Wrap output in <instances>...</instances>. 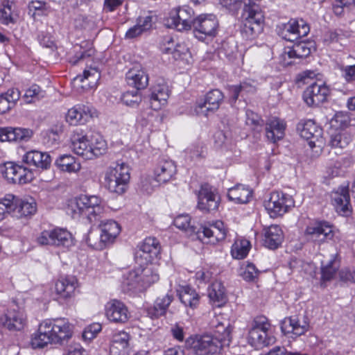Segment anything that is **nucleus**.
Here are the masks:
<instances>
[{
	"label": "nucleus",
	"mask_w": 355,
	"mask_h": 355,
	"mask_svg": "<svg viewBox=\"0 0 355 355\" xmlns=\"http://www.w3.org/2000/svg\"><path fill=\"white\" fill-rule=\"evenodd\" d=\"M73 326L65 318L47 319L42 321L37 332L31 337L33 349L44 348L48 344L63 345L72 336Z\"/></svg>",
	"instance_id": "1"
},
{
	"label": "nucleus",
	"mask_w": 355,
	"mask_h": 355,
	"mask_svg": "<svg viewBox=\"0 0 355 355\" xmlns=\"http://www.w3.org/2000/svg\"><path fill=\"white\" fill-rule=\"evenodd\" d=\"M241 33L246 40H253L261 34L264 26V12L259 4L249 0L245 3Z\"/></svg>",
	"instance_id": "2"
},
{
	"label": "nucleus",
	"mask_w": 355,
	"mask_h": 355,
	"mask_svg": "<svg viewBox=\"0 0 355 355\" xmlns=\"http://www.w3.org/2000/svg\"><path fill=\"white\" fill-rule=\"evenodd\" d=\"M159 279V275L151 266H139L128 272L123 284L128 291L140 293L146 291Z\"/></svg>",
	"instance_id": "3"
},
{
	"label": "nucleus",
	"mask_w": 355,
	"mask_h": 355,
	"mask_svg": "<svg viewBox=\"0 0 355 355\" xmlns=\"http://www.w3.org/2000/svg\"><path fill=\"white\" fill-rule=\"evenodd\" d=\"M36 210L37 205L34 199H20L8 194L0 200V221L7 214H12L16 218H22L33 215Z\"/></svg>",
	"instance_id": "4"
},
{
	"label": "nucleus",
	"mask_w": 355,
	"mask_h": 355,
	"mask_svg": "<svg viewBox=\"0 0 355 355\" xmlns=\"http://www.w3.org/2000/svg\"><path fill=\"white\" fill-rule=\"evenodd\" d=\"M270 327V324L265 316L254 318L248 332V343L256 349H262L273 344L275 338L268 334Z\"/></svg>",
	"instance_id": "5"
},
{
	"label": "nucleus",
	"mask_w": 355,
	"mask_h": 355,
	"mask_svg": "<svg viewBox=\"0 0 355 355\" xmlns=\"http://www.w3.org/2000/svg\"><path fill=\"white\" fill-rule=\"evenodd\" d=\"M98 227L101 231L99 239L98 234L90 232L86 239L88 245L94 249H103L112 243L121 232L120 225L113 220L102 221Z\"/></svg>",
	"instance_id": "6"
},
{
	"label": "nucleus",
	"mask_w": 355,
	"mask_h": 355,
	"mask_svg": "<svg viewBox=\"0 0 355 355\" xmlns=\"http://www.w3.org/2000/svg\"><path fill=\"white\" fill-rule=\"evenodd\" d=\"M130 168L125 163L116 164L110 167L105 177V183L107 189L112 193H123L130 180Z\"/></svg>",
	"instance_id": "7"
},
{
	"label": "nucleus",
	"mask_w": 355,
	"mask_h": 355,
	"mask_svg": "<svg viewBox=\"0 0 355 355\" xmlns=\"http://www.w3.org/2000/svg\"><path fill=\"white\" fill-rule=\"evenodd\" d=\"M186 345L196 355H213L218 353L222 344L211 334L195 335L186 340Z\"/></svg>",
	"instance_id": "8"
},
{
	"label": "nucleus",
	"mask_w": 355,
	"mask_h": 355,
	"mask_svg": "<svg viewBox=\"0 0 355 355\" xmlns=\"http://www.w3.org/2000/svg\"><path fill=\"white\" fill-rule=\"evenodd\" d=\"M37 241L41 245H51L62 249H68L73 245L71 234L66 229L60 227L43 231Z\"/></svg>",
	"instance_id": "9"
},
{
	"label": "nucleus",
	"mask_w": 355,
	"mask_h": 355,
	"mask_svg": "<svg viewBox=\"0 0 355 355\" xmlns=\"http://www.w3.org/2000/svg\"><path fill=\"white\" fill-rule=\"evenodd\" d=\"M295 205L293 197L281 191H273L265 201L264 207L271 218L283 216Z\"/></svg>",
	"instance_id": "10"
},
{
	"label": "nucleus",
	"mask_w": 355,
	"mask_h": 355,
	"mask_svg": "<svg viewBox=\"0 0 355 355\" xmlns=\"http://www.w3.org/2000/svg\"><path fill=\"white\" fill-rule=\"evenodd\" d=\"M75 206L79 214L87 217L90 222L96 220L105 211L102 200L96 196L81 195L76 199Z\"/></svg>",
	"instance_id": "11"
},
{
	"label": "nucleus",
	"mask_w": 355,
	"mask_h": 355,
	"mask_svg": "<svg viewBox=\"0 0 355 355\" xmlns=\"http://www.w3.org/2000/svg\"><path fill=\"white\" fill-rule=\"evenodd\" d=\"M218 26V21L214 15H200L193 21L194 35L198 40L204 42L207 37H216Z\"/></svg>",
	"instance_id": "12"
},
{
	"label": "nucleus",
	"mask_w": 355,
	"mask_h": 355,
	"mask_svg": "<svg viewBox=\"0 0 355 355\" xmlns=\"http://www.w3.org/2000/svg\"><path fill=\"white\" fill-rule=\"evenodd\" d=\"M0 170L3 178L9 183L23 184L32 180L33 172L31 169L12 162L1 165Z\"/></svg>",
	"instance_id": "13"
},
{
	"label": "nucleus",
	"mask_w": 355,
	"mask_h": 355,
	"mask_svg": "<svg viewBox=\"0 0 355 355\" xmlns=\"http://www.w3.org/2000/svg\"><path fill=\"white\" fill-rule=\"evenodd\" d=\"M194 11L189 6L176 8L171 10L168 24L179 31L189 30L193 27Z\"/></svg>",
	"instance_id": "14"
},
{
	"label": "nucleus",
	"mask_w": 355,
	"mask_h": 355,
	"mask_svg": "<svg viewBox=\"0 0 355 355\" xmlns=\"http://www.w3.org/2000/svg\"><path fill=\"white\" fill-rule=\"evenodd\" d=\"M330 94L329 87L324 83H313L303 93V99L309 107H316L325 103Z\"/></svg>",
	"instance_id": "15"
},
{
	"label": "nucleus",
	"mask_w": 355,
	"mask_h": 355,
	"mask_svg": "<svg viewBox=\"0 0 355 355\" xmlns=\"http://www.w3.org/2000/svg\"><path fill=\"white\" fill-rule=\"evenodd\" d=\"M224 100V95L219 89H212L207 93L204 101L199 103L195 107L198 115L208 116L218 110Z\"/></svg>",
	"instance_id": "16"
},
{
	"label": "nucleus",
	"mask_w": 355,
	"mask_h": 355,
	"mask_svg": "<svg viewBox=\"0 0 355 355\" xmlns=\"http://www.w3.org/2000/svg\"><path fill=\"white\" fill-rule=\"evenodd\" d=\"M220 197L212 187L205 184L201 186L198 193V208L202 211L209 212L218 209Z\"/></svg>",
	"instance_id": "17"
},
{
	"label": "nucleus",
	"mask_w": 355,
	"mask_h": 355,
	"mask_svg": "<svg viewBox=\"0 0 355 355\" xmlns=\"http://www.w3.org/2000/svg\"><path fill=\"white\" fill-rule=\"evenodd\" d=\"M309 31V25L302 19H291L286 24H284L281 35L287 41L295 42L306 36Z\"/></svg>",
	"instance_id": "18"
},
{
	"label": "nucleus",
	"mask_w": 355,
	"mask_h": 355,
	"mask_svg": "<svg viewBox=\"0 0 355 355\" xmlns=\"http://www.w3.org/2000/svg\"><path fill=\"white\" fill-rule=\"evenodd\" d=\"M0 324L10 331H20L26 324V315L19 309H8L0 317Z\"/></svg>",
	"instance_id": "19"
},
{
	"label": "nucleus",
	"mask_w": 355,
	"mask_h": 355,
	"mask_svg": "<svg viewBox=\"0 0 355 355\" xmlns=\"http://www.w3.org/2000/svg\"><path fill=\"white\" fill-rule=\"evenodd\" d=\"M305 234L310 239L321 243L334 236L332 227L326 221L311 223L306 228Z\"/></svg>",
	"instance_id": "20"
},
{
	"label": "nucleus",
	"mask_w": 355,
	"mask_h": 355,
	"mask_svg": "<svg viewBox=\"0 0 355 355\" xmlns=\"http://www.w3.org/2000/svg\"><path fill=\"white\" fill-rule=\"evenodd\" d=\"M331 198L333 205L339 214L348 216L352 214V208L348 186L339 187L338 190L332 191Z\"/></svg>",
	"instance_id": "21"
},
{
	"label": "nucleus",
	"mask_w": 355,
	"mask_h": 355,
	"mask_svg": "<svg viewBox=\"0 0 355 355\" xmlns=\"http://www.w3.org/2000/svg\"><path fill=\"white\" fill-rule=\"evenodd\" d=\"M200 239H207V243L215 244L216 243L225 239L226 230L224 223L218 220L209 227L201 226L196 232Z\"/></svg>",
	"instance_id": "22"
},
{
	"label": "nucleus",
	"mask_w": 355,
	"mask_h": 355,
	"mask_svg": "<svg viewBox=\"0 0 355 355\" xmlns=\"http://www.w3.org/2000/svg\"><path fill=\"white\" fill-rule=\"evenodd\" d=\"M70 148L77 155L85 159H92L90 140L81 130H76L71 137Z\"/></svg>",
	"instance_id": "23"
},
{
	"label": "nucleus",
	"mask_w": 355,
	"mask_h": 355,
	"mask_svg": "<svg viewBox=\"0 0 355 355\" xmlns=\"http://www.w3.org/2000/svg\"><path fill=\"white\" fill-rule=\"evenodd\" d=\"M105 314L109 320L120 324L126 322L130 317L126 306L117 300H113L107 303Z\"/></svg>",
	"instance_id": "24"
},
{
	"label": "nucleus",
	"mask_w": 355,
	"mask_h": 355,
	"mask_svg": "<svg viewBox=\"0 0 355 355\" xmlns=\"http://www.w3.org/2000/svg\"><path fill=\"white\" fill-rule=\"evenodd\" d=\"M309 329V323L305 316L286 318L281 322V330L284 334H293L296 336L304 334Z\"/></svg>",
	"instance_id": "25"
},
{
	"label": "nucleus",
	"mask_w": 355,
	"mask_h": 355,
	"mask_svg": "<svg viewBox=\"0 0 355 355\" xmlns=\"http://www.w3.org/2000/svg\"><path fill=\"white\" fill-rule=\"evenodd\" d=\"M311 53V49L304 42L295 43L291 47H286L282 55V62L284 66L291 65L295 59L306 58Z\"/></svg>",
	"instance_id": "26"
},
{
	"label": "nucleus",
	"mask_w": 355,
	"mask_h": 355,
	"mask_svg": "<svg viewBox=\"0 0 355 355\" xmlns=\"http://www.w3.org/2000/svg\"><path fill=\"white\" fill-rule=\"evenodd\" d=\"M210 328L214 331L212 335L223 345H229L232 340V327L227 320L220 321L218 316H214L210 322Z\"/></svg>",
	"instance_id": "27"
},
{
	"label": "nucleus",
	"mask_w": 355,
	"mask_h": 355,
	"mask_svg": "<svg viewBox=\"0 0 355 355\" xmlns=\"http://www.w3.org/2000/svg\"><path fill=\"white\" fill-rule=\"evenodd\" d=\"M300 136L309 141L311 148L315 146V142L322 137V129L313 120L302 121L297 124Z\"/></svg>",
	"instance_id": "28"
},
{
	"label": "nucleus",
	"mask_w": 355,
	"mask_h": 355,
	"mask_svg": "<svg viewBox=\"0 0 355 355\" xmlns=\"http://www.w3.org/2000/svg\"><path fill=\"white\" fill-rule=\"evenodd\" d=\"M22 161L29 166H33L42 170H46L50 168L52 159L48 153L31 150L23 156Z\"/></svg>",
	"instance_id": "29"
},
{
	"label": "nucleus",
	"mask_w": 355,
	"mask_h": 355,
	"mask_svg": "<svg viewBox=\"0 0 355 355\" xmlns=\"http://www.w3.org/2000/svg\"><path fill=\"white\" fill-rule=\"evenodd\" d=\"M176 172V165L173 161L162 159L154 170L155 180L159 183H166L174 177Z\"/></svg>",
	"instance_id": "30"
},
{
	"label": "nucleus",
	"mask_w": 355,
	"mask_h": 355,
	"mask_svg": "<svg viewBox=\"0 0 355 355\" xmlns=\"http://www.w3.org/2000/svg\"><path fill=\"white\" fill-rule=\"evenodd\" d=\"M125 79L128 84L137 90L145 89L148 85V75L141 66H135L126 73Z\"/></svg>",
	"instance_id": "31"
},
{
	"label": "nucleus",
	"mask_w": 355,
	"mask_h": 355,
	"mask_svg": "<svg viewBox=\"0 0 355 355\" xmlns=\"http://www.w3.org/2000/svg\"><path fill=\"white\" fill-rule=\"evenodd\" d=\"M33 134V130L29 128L0 127L1 141H27Z\"/></svg>",
	"instance_id": "32"
},
{
	"label": "nucleus",
	"mask_w": 355,
	"mask_h": 355,
	"mask_svg": "<svg viewBox=\"0 0 355 355\" xmlns=\"http://www.w3.org/2000/svg\"><path fill=\"white\" fill-rule=\"evenodd\" d=\"M94 112L86 105H78L69 110L66 119L73 125L84 124L93 117Z\"/></svg>",
	"instance_id": "33"
},
{
	"label": "nucleus",
	"mask_w": 355,
	"mask_h": 355,
	"mask_svg": "<svg viewBox=\"0 0 355 355\" xmlns=\"http://www.w3.org/2000/svg\"><path fill=\"white\" fill-rule=\"evenodd\" d=\"M78 285L77 279L73 276L62 277L55 283V293L58 297L63 300L71 298L74 295Z\"/></svg>",
	"instance_id": "34"
},
{
	"label": "nucleus",
	"mask_w": 355,
	"mask_h": 355,
	"mask_svg": "<svg viewBox=\"0 0 355 355\" xmlns=\"http://www.w3.org/2000/svg\"><path fill=\"white\" fill-rule=\"evenodd\" d=\"M263 232L264 246L271 250L278 248L284 239L281 227L277 225H272L264 227Z\"/></svg>",
	"instance_id": "35"
},
{
	"label": "nucleus",
	"mask_w": 355,
	"mask_h": 355,
	"mask_svg": "<svg viewBox=\"0 0 355 355\" xmlns=\"http://www.w3.org/2000/svg\"><path fill=\"white\" fill-rule=\"evenodd\" d=\"M286 124L284 121L277 117L269 119L266 123V136L267 139L275 143L284 136Z\"/></svg>",
	"instance_id": "36"
},
{
	"label": "nucleus",
	"mask_w": 355,
	"mask_h": 355,
	"mask_svg": "<svg viewBox=\"0 0 355 355\" xmlns=\"http://www.w3.org/2000/svg\"><path fill=\"white\" fill-rule=\"evenodd\" d=\"M252 197V189L244 184H238L228 189V199L236 204L248 203Z\"/></svg>",
	"instance_id": "37"
},
{
	"label": "nucleus",
	"mask_w": 355,
	"mask_h": 355,
	"mask_svg": "<svg viewBox=\"0 0 355 355\" xmlns=\"http://www.w3.org/2000/svg\"><path fill=\"white\" fill-rule=\"evenodd\" d=\"M129 339V334L123 331L115 333L110 349L112 355H128Z\"/></svg>",
	"instance_id": "38"
},
{
	"label": "nucleus",
	"mask_w": 355,
	"mask_h": 355,
	"mask_svg": "<svg viewBox=\"0 0 355 355\" xmlns=\"http://www.w3.org/2000/svg\"><path fill=\"white\" fill-rule=\"evenodd\" d=\"M168 89L166 85H157L153 87L150 95V107L154 110H160L168 98Z\"/></svg>",
	"instance_id": "39"
},
{
	"label": "nucleus",
	"mask_w": 355,
	"mask_h": 355,
	"mask_svg": "<svg viewBox=\"0 0 355 355\" xmlns=\"http://www.w3.org/2000/svg\"><path fill=\"white\" fill-rule=\"evenodd\" d=\"M208 297L213 306H223L227 301L225 288L220 281H215L208 288Z\"/></svg>",
	"instance_id": "40"
},
{
	"label": "nucleus",
	"mask_w": 355,
	"mask_h": 355,
	"mask_svg": "<svg viewBox=\"0 0 355 355\" xmlns=\"http://www.w3.org/2000/svg\"><path fill=\"white\" fill-rule=\"evenodd\" d=\"M55 165L60 171L67 173H76L81 168L80 163L73 156L68 154L58 157Z\"/></svg>",
	"instance_id": "41"
},
{
	"label": "nucleus",
	"mask_w": 355,
	"mask_h": 355,
	"mask_svg": "<svg viewBox=\"0 0 355 355\" xmlns=\"http://www.w3.org/2000/svg\"><path fill=\"white\" fill-rule=\"evenodd\" d=\"M174 296L172 293H168L162 297L156 299L153 309L148 310V313L152 317L158 318L165 315L167 309L173 302Z\"/></svg>",
	"instance_id": "42"
},
{
	"label": "nucleus",
	"mask_w": 355,
	"mask_h": 355,
	"mask_svg": "<svg viewBox=\"0 0 355 355\" xmlns=\"http://www.w3.org/2000/svg\"><path fill=\"white\" fill-rule=\"evenodd\" d=\"M20 98V92L16 88H11L0 95V114L8 111Z\"/></svg>",
	"instance_id": "43"
},
{
	"label": "nucleus",
	"mask_w": 355,
	"mask_h": 355,
	"mask_svg": "<svg viewBox=\"0 0 355 355\" xmlns=\"http://www.w3.org/2000/svg\"><path fill=\"white\" fill-rule=\"evenodd\" d=\"M140 251L144 255L146 254L145 259L151 261L156 258L160 252V245L155 237H148L144 239L140 245Z\"/></svg>",
	"instance_id": "44"
},
{
	"label": "nucleus",
	"mask_w": 355,
	"mask_h": 355,
	"mask_svg": "<svg viewBox=\"0 0 355 355\" xmlns=\"http://www.w3.org/2000/svg\"><path fill=\"white\" fill-rule=\"evenodd\" d=\"M179 298L185 306L196 309L200 300V295L196 291L189 286L182 287L179 293Z\"/></svg>",
	"instance_id": "45"
},
{
	"label": "nucleus",
	"mask_w": 355,
	"mask_h": 355,
	"mask_svg": "<svg viewBox=\"0 0 355 355\" xmlns=\"http://www.w3.org/2000/svg\"><path fill=\"white\" fill-rule=\"evenodd\" d=\"M250 243L246 239L235 241L232 247L231 253L234 259H241L245 258L250 250Z\"/></svg>",
	"instance_id": "46"
},
{
	"label": "nucleus",
	"mask_w": 355,
	"mask_h": 355,
	"mask_svg": "<svg viewBox=\"0 0 355 355\" xmlns=\"http://www.w3.org/2000/svg\"><path fill=\"white\" fill-rule=\"evenodd\" d=\"M352 141V137L347 131L341 130L331 135L330 144L332 147L343 148L349 145Z\"/></svg>",
	"instance_id": "47"
},
{
	"label": "nucleus",
	"mask_w": 355,
	"mask_h": 355,
	"mask_svg": "<svg viewBox=\"0 0 355 355\" xmlns=\"http://www.w3.org/2000/svg\"><path fill=\"white\" fill-rule=\"evenodd\" d=\"M90 147L93 159L105 153L107 144L101 135H96L92 137L90 139Z\"/></svg>",
	"instance_id": "48"
},
{
	"label": "nucleus",
	"mask_w": 355,
	"mask_h": 355,
	"mask_svg": "<svg viewBox=\"0 0 355 355\" xmlns=\"http://www.w3.org/2000/svg\"><path fill=\"white\" fill-rule=\"evenodd\" d=\"M337 254L334 255L328 263L321 268V279L323 282L330 281L335 276L339 265L336 261Z\"/></svg>",
	"instance_id": "49"
},
{
	"label": "nucleus",
	"mask_w": 355,
	"mask_h": 355,
	"mask_svg": "<svg viewBox=\"0 0 355 355\" xmlns=\"http://www.w3.org/2000/svg\"><path fill=\"white\" fill-rule=\"evenodd\" d=\"M0 21L4 25H8L15 22L12 17V3H10L8 1H6V3H5L4 1L3 8L0 9Z\"/></svg>",
	"instance_id": "50"
},
{
	"label": "nucleus",
	"mask_w": 355,
	"mask_h": 355,
	"mask_svg": "<svg viewBox=\"0 0 355 355\" xmlns=\"http://www.w3.org/2000/svg\"><path fill=\"white\" fill-rule=\"evenodd\" d=\"M121 100L128 106L136 107L141 101V96L137 89L128 91L123 94Z\"/></svg>",
	"instance_id": "51"
},
{
	"label": "nucleus",
	"mask_w": 355,
	"mask_h": 355,
	"mask_svg": "<svg viewBox=\"0 0 355 355\" xmlns=\"http://www.w3.org/2000/svg\"><path fill=\"white\" fill-rule=\"evenodd\" d=\"M246 116V124L248 125L252 126L254 131L261 132L262 130L263 121L257 114L251 110H248Z\"/></svg>",
	"instance_id": "52"
},
{
	"label": "nucleus",
	"mask_w": 355,
	"mask_h": 355,
	"mask_svg": "<svg viewBox=\"0 0 355 355\" xmlns=\"http://www.w3.org/2000/svg\"><path fill=\"white\" fill-rule=\"evenodd\" d=\"M259 271L253 263H248L241 268V276L247 282L255 281L259 275Z\"/></svg>",
	"instance_id": "53"
},
{
	"label": "nucleus",
	"mask_w": 355,
	"mask_h": 355,
	"mask_svg": "<svg viewBox=\"0 0 355 355\" xmlns=\"http://www.w3.org/2000/svg\"><path fill=\"white\" fill-rule=\"evenodd\" d=\"M191 217L188 214L178 216L173 221L174 225L180 230H187L191 229L192 232H196V228L191 225Z\"/></svg>",
	"instance_id": "54"
},
{
	"label": "nucleus",
	"mask_w": 355,
	"mask_h": 355,
	"mask_svg": "<svg viewBox=\"0 0 355 355\" xmlns=\"http://www.w3.org/2000/svg\"><path fill=\"white\" fill-rule=\"evenodd\" d=\"M349 117L347 114L338 112L331 119V125L337 129L343 130L349 124Z\"/></svg>",
	"instance_id": "55"
},
{
	"label": "nucleus",
	"mask_w": 355,
	"mask_h": 355,
	"mask_svg": "<svg viewBox=\"0 0 355 355\" xmlns=\"http://www.w3.org/2000/svg\"><path fill=\"white\" fill-rule=\"evenodd\" d=\"M41 92L40 87L34 85L26 91L23 97L26 103H31L33 101L34 98H39Z\"/></svg>",
	"instance_id": "56"
},
{
	"label": "nucleus",
	"mask_w": 355,
	"mask_h": 355,
	"mask_svg": "<svg viewBox=\"0 0 355 355\" xmlns=\"http://www.w3.org/2000/svg\"><path fill=\"white\" fill-rule=\"evenodd\" d=\"M189 53L188 48L184 44H175V48L172 53L173 58L175 60L184 59Z\"/></svg>",
	"instance_id": "57"
},
{
	"label": "nucleus",
	"mask_w": 355,
	"mask_h": 355,
	"mask_svg": "<svg viewBox=\"0 0 355 355\" xmlns=\"http://www.w3.org/2000/svg\"><path fill=\"white\" fill-rule=\"evenodd\" d=\"M340 71L343 77L347 82L355 81V64L342 66Z\"/></svg>",
	"instance_id": "58"
},
{
	"label": "nucleus",
	"mask_w": 355,
	"mask_h": 355,
	"mask_svg": "<svg viewBox=\"0 0 355 355\" xmlns=\"http://www.w3.org/2000/svg\"><path fill=\"white\" fill-rule=\"evenodd\" d=\"M173 338L179 342H182L184 339V331L182 326L178 323L173 324L170 330Z\"/></svg>",
	"instance_id": "59"
},
{
	"label": "nucleus",
	"mask_w": 355,
	"mask_h": 355,
	"mask_svg": "<svg viewBox=\"0 0 355 355\" xmlns=\"http://www.w3.org/2000/svg\"><path fill=\"white\" fill-rule=\"evenodd\" d=\"M160 48L163 53L166 54H171L173 49L175 48V44L174 42V40L170 36L165 37L163 39Z\"/></svg>",
	"instance_id": "60"
},
{
	"label": "nucleus",
	"mask_w": 355,
	"mask_h": 355,
	"mask_svg": "<svg viewBox=\"0 0 355 355\" xmlns=\"http://www.w3.org/2000/svg\"><path fill=\"white\" fill-rule=\"evenodd\" d=\"M100 78V73L96 68H91L89 69H85L83 72V76H78L77 78L80 79L81 81L83 79H89L91 78L92 81L89 83H92V82H95L98 80Z\"/></svg>",
	"instance_id": "61"
},
{
	"label": "nucleus",
	"mask_w": 355,
	"mask_h": 355,
	"mask_svg": "<svg viewBox=\"0 0 355 355\" xmlns=\"http://www.w3.org/2000/svg\"><path fill=\"white\" fill-rule=\"evenodd\" d=\"M137 24L143 31V32H146L150 30L152 27L153 17L150 15L140 17L137 19Z\"/></svg>",
	"instance_id": "62"
},
{
	"label": "nucleus",
	"mask_w": 355,
	"mask_h": 355,
	"mask_svg": "<svg viewBox=\"0 0 355 355\" xmlns=\"http://www.w3.org/2000/svg\"><path fill=\"white\" fill-rule=\"evenodd\" d=\"M341 280L355 283V270L351 272L348 269H343L339 272Z\"/></svg>",
	"instance_id": "63"
},
{
	"label": "nucleus",
	"mask_w": 355,
	"mask_h": 355,
	"mask_svg": "<svg viewBox=\"0 0 355 355\" xmlns=\"http://www.w3.org/2000/svg\"><path fill=\"white\" fill-rule=\"evenodd\" d=\"M94 51L92 48L86 50V51H80L78 52L75 57L73 58L74 60H71L73 64H76L79 60H83L85 58L91 57Z\"/></svg>",
	"instance_id": "64"
}]
</instances>
